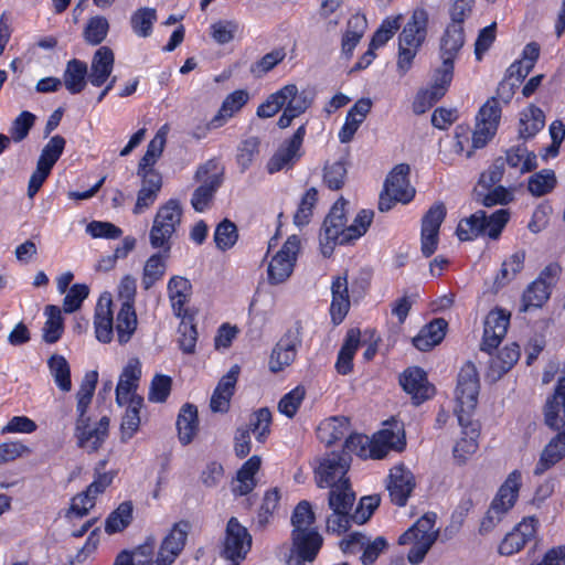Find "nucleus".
Masks as SVG:
<instances>
[{"mask_svg": "<svg viewBox=\"0 0 565 565\" xmlns=\"http://www.w3.org/2000/svg\"><path fill=\"white\" fill-rule=\"evenodd\" d=\"M238 238L236 225L230 220H223L215 228L214 241L221 250L232 248Z\"/></svg>", "mask_w": 565, "mask_h": 565, "instance_id": "obj_62", "label": "nucleus"}, {"mask_svg": "<svg viewBox=\"0 0 565 565\" xmlns=\"http://www.w3.org/2000/svg\"><path fill=\"white\" fill-rule=\"evenodd\" d=\"M291 541L292 550L287 559L288 565H303L305 562L315 561L323 543V539L317 529L292 530Z\"/></svg>", "mask_w": 565, "mask_h": 565, "instance_id": "obj_12", "label": "nucleus"}, {"mask_svg": "<svg viewBox=\"0 0 565 565\" xmlns=\"http://www.w3.org/2000/svg\"><path fill=\"white\" fill-rule=\"evenodd\" d=\"M271 413L267 407L259 408L249 417V424L244 429H249L256 435L259 443H264L270 433Z\"/></svg>", "mask_w": 565, "mask_h": 565, "instance_id": "obj_56", "label": "nucleus"}, {"mask_svg": "<svg viewBox=\"0 0 565 565\" xmlns=\"http://www.w3.org/2000/svg\"><path fill=\"white\" fill-rule=\"evenodd\" d=\"M462 437L454 447V457L459 463H465L469 456L478 449L477 438L479 436L477 425L470 419L468 427H462Z\"/></svg>", "mask_w": 565, "mask_h": 565, "instance_id": "obj_45", "label": "nucleus"}, {"mask_svg": "<svg viewBox=\"0 0 565 565\" xmlns=\"http://www.w3.org/2000/svg\"><path fill=\"white\" fill-rule=\"evenodd\" d=\"M545 125L543 110L534 105L527 107L520 119V137L529 139L535 136Z\"/></svg>", "mask_w": 565, "mask_h": 565, "instance_id": "obj_46", "label": "nucleus"}, {"mask_svg": "<svg viewBox=\"0 0 565 565\" xmlns=\"http://www.w3.org/2000/svg\"><path fill=\"white\" fill-rule=\"evenodd\" d=\"M260 140L258 137H248L244 139L237 149L236 162L241 172H245L259 154Z\"/></svg>", "mask_w": 565, "mask_h": 565, "instance_id": "obj_59", "label": "nucleus"}, {"mask_svg": "<svg viewBox=\"0 0 565 565\" xmlns=\"http://www.w3.org/2000/svg\"><path fill=\"white\" fill-rule=\"evenodd\" d=\"M111 305L113 300L110 295L104 294L99 297L95 308V333L97 340L103 343H109L114 335V318Z\"/></svg>", "mask_w": 565, "mask_h": 565, "instance_id": "obj_25", "label": "nucleus"}, {"mask_svg": "<svg viewBox=\"0 0 565 565\" xmlns=\"http://www.w3.org/2000/svg\"><path fill=\"white\" fill-rule=\"evenodd\" d=\"M404 447V437H399L390 429H384L379 433V436L373 444H371L369 438L364 435H350L345 439L342 454H345L349 457V454H355L361 458L370 457L373 459H383L390 449L402 450Z\"/></svg>", "mask_w": 565, "mask_h": 565, "instance_id": "obj_3", "label": "nucleus"}, {"mask_svg": "<svg viewBox=\"0 0 565 565\" xmlns=\"http://www.w3.org/2000/svg\"><path fill=\"white\" fill-rule=\"evenodd\" d=\"M436 514H425L417 522L398 537V544H411L414 540L430 541L435 543L437 531L434 530Z\"/></svg>", "mask_w": 565, "mask_h": 565, "instance_id": "obj_35", "label": "nucleus"}, {"mask_svg": "<svg viewBox=\"0 0 565 565\" xmlns=\"http://www.w3.org/2000/svg\"><path fill=\"white\" fill-rule=\"evenodd\" d=\"M361 331L359 329H350L347 333L344 343L342 344L335 369L342 375L349 374L353 369V358L360 345Z\"/></svg>", "mask_w": 565, "mask_h": 565, "instance_id": "obj_39", "label": "nucleus"}, {"mask_svg": "<svg viewBox=\"0 0 565 565\" xmlns=\"http://www.w3.org/2000/svg\"><path fill=\"white\" fill-rule=\"evenodd\" d=\"M509 217L510 213L504 209L495 211L490 216L484 211H478L470 217L461 220L456 233L460 241H471L479 235H488L490 238L497 239Z\"/></svg>", "mask_w": 565, "mask_h": 565, "instance_id": "obj_5", "label": "nucleus"}, {"mask_svg": "<svg viewBox=\"0 0 565 565\" xmlns=\"http://www.w3.org/2000/svg\"><path fill=\"white\" fill-rule=\"evenodd\" d=\"M544 424L552 430L565 427V376L557 380L551 395L543 405Z\"/></svg>", "mask_w": 565, "mask_h": 565, "instance_id": "obj_18", "label": "nucleus"}, {"mask_svg": "<svg viewBox=\"0 0 565 565\" xmlns=\"http://www.w3.org/2000/svg\"><path fill=\"white\" fill-rule=\"evenodd\" d=\"M301 149L285 140L273 157L268 160L266 169L273 174L282 169L291 168L301 158Z\"/></svg>", "mask_w": 565, "mask_h": 565, "instance_id": "obj_37", "label": "nucleus"}, {"mask_svg": "<svg viewBox=\"0 0 565 565\" xmlns=\"http://www.w3.org/2000/svg\"><path fill=\"white\" fill-rule=\"evenodd\" d=\"M157 21V12L151 8L138 9L130 19V24L134 32L141 36L147 38L151 34L152 25Z\"/></svg>", "mask_w": 565, "mask_h": 565, "instance_id": "obj_58", "label": "nucleus"}, {"mask_svg": "<svg viewBox=\"0 0 565 565\" xmlns=\"http://www.w3.org/2000/svg\"><path fill=\"white\" fill-rule=\"evenodd\" d=\"M299 333V328L295 331L289 330L276 344L269 360V369L271 372L277 373L281 371L295 360L296 348L300 343Z\"/></svg>", "mask_w": 565, "mask_h": 565, "instance_id": "obj_21", "label": "nucleus"}, {"mask_svg": "<svg viewBox=\"0 0 565 565\" xmlns=\"http://www.w3.org/2000/svg\"><path fill=\"white\" fill-rule=\"evenodd\" d=\"M109 23L106 18L96 15L88 20L84 29V39L90 45L100 44L107 36Z\"/></svg>", "mask_w": 565, "mask_h": 565, "instance_id": "obj_61", "label": "nucleus"}, {"mask_svg": "<svg viewBox=\"0 0 565 565\" xmlns=\"http://www.w3.org/2000/svg\"><path fill=\"white\" fill-rule=\"evenodd\" d=\"M509 323L510 313L503 310L490 311L484 321L483 339L480 350L491 355V351L499 347L507 334Z\"/></svg>", "mask_w": 565, "mask_h": 565, "instance_id": "obj_19", "label": "nucleus"}, {"mask_svg": "<svg viewBox=\"0 0 565 565\" xmlns=\"http://www.w3.org/2000/svg\"><path fill=\"white\" fill-rule=\"evenodd\" d=\"M248 99L249 95L244 89H238L227 95L217 114L207 124V128L216 129L222 127L227 119L232 118L247 104Z\"/></svg>", "mask_w": 565, "mask_h": 565, "instance_id": "obj_30", "label": "nucleus"}, {"mask_svg": "<svg viewBox=\"0 0 565 565\" xmlns=\"http://www.w3.org/2000/svg\"><path fill=\"white\" fill-rule=\"evenodd\" d=\"M332 301L330 315L334 324H339L345 318L350 309L348 280L345 276H338L331 285Z\"/></svg>", "mask_w": 565, "mask_h": 565, "instance_id": "obj_31", "label": "nucleus"}, {"mask_svg": "<svg viewBox=\"0 0 565 565\" xmlns=\"http://www.w3.org/2000/svg\"><path fill=\"white\" fill-rule=\"evenodd\" d=\"M446 216L443 203L434 204L422 220V253L430 257L437 249L440 225Z\"/></svg>", "mask_w": 565, "mask_h": 565, "instance_id": "obj_17", "label": "nucleus"}, {"mask_svg": "<svg viewBox=\"0 0 565 565\" xmlns=\"http://www.w3.org/2000/svg\"><path fill=\"white\" fill-rule=\"evenodd\" d=\"M501 118V107L497 98L491 97L477 115L476 129L472 135L473 148L484 147L497 132Z\"/></svg>", "mask_w": 565, "mask_h": 565, "instance_id": "obj_13", "label": "nucleus"}, {"mask_svg": "<svg viewBox=\"0 0 565 565\" xmlns=\"http://www.w3.org/2000/svg\"><path fill=\"white\" fill-rule=\"evenodd\" d=\"M47 320L43 327V340L53 344L57 342L64 331V322L58 307L49 305L45 308Z\"/></svg>", "mask_w": 565, "mask_h": 565, "instance_id": "obj_50", "label": "nucleus"}, {"mask_svg": "<svg viewBox=\"0 0 565 565\" xmlns=\"http://www.w3.org/2000/svg\"><path fill=\"white\" fill-rule=\"evenodd\" d=\"M366 28L367 21L363 14H353L348 20L347 29L341 40V50L347 57H351L353 50L363 38Z\"/></svg>", "mask_w": 565, "mask_h": 565, "instance_id": "obj_36", "label": "nucleus"}, {"mask_svg": "<svg viewBox=\"0 0 565 565\" xmlns=\"http://www.w3.org/2000/svg\"><path fill=\"white\" fill-rule=\"evenodd\" d=\"M351 458L345 454L332 452L328 455L316 470V479L319 488H329L338 482L350 481L347 477Z\"/></svg>", "mask_w": 565, "mask_h": 565, "instance_id": "obj_15", "label": "nucleus"}, {"mask_svg": "<svg viewBox=\"0 0 565 565\" xmlns=\"http://www.w3.org/2000/svg\"><path fill=\"white\" fill-rule=\"evenodd\" d=\"M329 488L328 505L332 513L327 518V530L341 534L350 529L355 493L350 481L338 482Z\"/></svg>", "mask_w": 565, "mask_h": 565, "instance_id": "obj_6", "label": "nucleus"}, {"mask_svg": "<svg viewBox=\"0 0 565 565\" xmlns=\"http://www.w3.org/2000/svg\"><path fill=\"white\" fill-rule=\"evenodd\" d=\"M132 518V505L130 502H122L110 513L106 520L105 531L108 534L120 532L126 529Z\"/></svg>", "mask_w": 565, "mask_h": 565, "instance_id": "obj_57", "label": "nucleus"}, {"mask_svg": "<svg viewBox=\"0 0 565 565\" xmlns=\"http://www.w3.org/2000/svg\"><path fill=\"white\" fill-rule=\"evenodd\" d=\"M350 422L347 417H332L323 423L318 428L319 437L327 445H332L340 440L349 431Z\"/></svg>", "mask_w": 565, "mask_h": 565, "instance_id": "obj_47", "label": "nucleus"}, {"mask_svg": "<svg viewBox=\"0 0 565 565\" xmlns=\"http://www.w3.org/2000/svg\"><path fill=\"white\" fill-rule=\"evenodd\" d=\"M194 179L201 185L194 190L191 205L196 212H203L211 205L216 191L223 183V171L218 170L214 160H209L198 168Z\"/></svg>", "mask_w": 565, "mask_h": 565, "instance_id": "obj_8", "label": "nucleus"}, {"mask_svg": "<svg viewBox=\"0 0 565 565\" xmlns=\"http://www.w3.org/2000/svg\"><path fill=\"white\" fill-rule=\"evenodd\" d=\"M191 530L189 521H179L173 524L168 535L162 540L154 565H171L182 553Z\"/></svg>", "mask_w": 565, "mask_h": 565, "instance_id": "obj_14", "label": "nucleus"}, {"mask_svg": "<svg viewBox=\"0 0 565 565\" xmlns=\"http://www.w3.org/2000/svg\"><path fill=\"white\" fill-rule=\"evenodd\" d=\"M411 168L406 163L397 164L387 175L384 186L395 196V201L408 203L415 195V189L409 184Z\"/></svg>", "mask_w": 565, "mask_h": 565, "instance_id": "obj_22", "label": "nucleus"}, {"mask_svg": "<svg viewBox=\"0 0 565 565\" xmlns=\"http://www.w3.org/2000/svg\"><path fill=\"white\" fill-rule=\"evenodd\" d=\"M65 145L66 140L64 137L60 135L53 136L42 149L36 164L52 171L54 164L61 158Z\"/></svg>", "mask_w": 565, "mask_h": 565, "instance_id": "obj_52", "label": "nucleus"}, {"mask_svg": "<svg viewBox=\"0 0 565 565\" xmlns=\"http://www.w3.org/2000/svg\"><path fill=\"white\" fill-rule=\"evenodd\" d=\"M447 321L436 318L424 326L419 333L413 339V344L419 351H428L439 344L446 334Z\"/></svg>", "mask_w": 565, "mask_h": 565, "instance_id": "obj_32", "label": "nucleus"}, {"mask_svg": "<svg viewBox=\"0 0 565 565\" xmlns=\"http://www.w3.org/2000/svg\"><path fill=\"white\" fill-rule=\"evenodd\" d=\"M86 77L88 78V70L85 62L77 58L68 61L63 74V83L71 94L83 92L86 86Z\"/></svg>", "mask_w": 565, "mask_h": 565, "instance_id": "obj_40", "label": "nucleus"}, {"mask_svg": "<svg viewBox=\"0 0 565 565\" xmlns=\"http://www.w3.org/2000/svg\"><path fill=\"white\" fill-rule=\"evenodd\" d=\"M198 408L193 404H185L182 406L178 418L177 429L179 440L182 445H189L198 433Z\"/></svg>", "mask_w": 565, "mask_h": 565, "instance_id": "obj_38", "label": "nucleus"}, {"mask_svg": "<svg viewBox=\"0 0 565 565\" xmlns=\"http://www.w3.org/2000/svg\"><path fill=\"white\" fill-rule=\"evenodd\" d=\"M47 365L57 387L63 392H70L72 388V381L71 367L67 360L63 355L53 354L49 359Z\"/></svg>", "mask_w": 565, "mask_h": 565, "instance_id": "obj_49", "label": "nucleus"}, {"mask_svg": "<svg viewBox=\"0 0 565 565\" xmlns=\"http://www.w3.org/2000/svg\"><path fill=\"white\" fill-rule=\"evenodd\" d=\"M429 14L424 8H416L398 35L397 72L404 76L424 44L428 32Z\"/></svg>", "mask_w": 565, "mask_h": 565, "instance_id": "obj_1", "label": "nucleus"}, {"mask_svg": "<svg viewBox=\"0 0 565 565\" xmlns=\"http://www.w3.org/2000/svg\"><path fill=\"white\" fill-rule=\"evenodd\" d=\"M347 201L341 198L331 207L329 214L326 216L320 235V247L323 256L328 257L332 254L337 244H345L351 241L347 233L344 206Z\"/></svg>", "mask_w": 565, "mask_h": 565, "instance_id": "obj_7", "label": "nucleus"}, {"mask_svg": "<svg viewBox=\"0 0 565 565\" xmlns=\"http://www.w3.org/2000/svg\"><path fill=\"white\" fill-rule=\"evenodd\" d=\"M137 323L134 306H130L129 302H122L116 319L117 339L120 344H125L131 339L137 329Z\"/></svg>", "mask_w": 565, "mask_h": 565, "instance_id": "obj_44", "label": "nucleus"}, {"mask_svg": "<svg viewBox=\"0 0 565 565\" xmlns=\"http://www.w3.org/2000/svg\"><path fill=\"white\" fill-rule=\"evenodd\" d=\"M239 371L241 369L238 365H233L220 380L210 402L212 412L226 413L230 409V402L235 391Z\"/></svg>", "mask_w": 565, "mask_h": 565, "instance_id": "obj_23", "label": "nucleus"}, {"mask_svg": "<svg viewBox=\"0 0 565 565\" xmlns=\"http://www.w3.org/2000/svg\"><path fill=\"white\" fill-rule=\"evenodd\" d=\"M183 210L179 200L170 199L160 205L149 232V242L152 248L171 250L172 237L181 225Z\"/></svg>", "mask_w": 565, "mask_h": 565, "instance_id": "obj_2", "label": "nucleus"}, {"mask_svg": "<svg viewBox=\"0 0 565 565\" xmlns=\"http://www.w3.org/2000/svg\"><path fill=\"white\" fill-rule=\"evenodd\" d=\"M347 175V163L343 160L326 163L323 168V183L332 191L341 190L344 186Z\"/></svg>", "mask_w": 565, "mask_h": 565, "instance_id": "obj_55", "label": "nucleus"}, {"mask_svg": "<svg viewBox=\"0 0 565 565\" xmlns=\"http://www.w3.org/2000/svg\"><path fill=\"white\" fill-rule=\"evenodd\" d=\"M252 548V535L236 518H231L226 524L225 536L221 555L231 561L232 565H239Z\"/></svg>", "mask_w": 565, "mask_h": 565, "instance_id": "obj_10", "label": "nucleus"}, {"mask_svg": "<svg viewBox=\"0 0 565 565\" xmlns=\"http://www.w3.org/2000/svg\"><path fill=\"white\" fill-rule=\"evenodd\" d=\"M556 185V177L553 170L544 169L534 173L529 179V191L535 196H542L551 192Z\"/></svg>", "mask_w": 565, "mask_h": 565, "instance_id": "obj_60", "label": "nucleus"}, {"mask_svg": "<svg viewBox=\"0 0 565 565\" xmlns=\"http://www.w3.org/2000/svg\"><path fill=\"white\" fill-rule=\"evenodd\" d=\"M524 260V250H519L511 255L507 260L502 263L500 273L495 277L494 285L498 288H501L513 280L515 276L523 269Z\"/></svg>", "mask_w": 565, "mask_h": 565, "instance_id": "obj_51", "label": "nucleus"}, {"mask_svg": "<svg viewBox=\"0 0 565 565\" xmlns=\"http://www.w3.org/2000/svg\"><path fill=\"white\" fill-rule=\"evenodd\" d=\"M141 376V367L138 360H130L124 367L116 387V402L124 405L127 397L136 392Z\"/></svg>", "mask_w": 565, "mask_h": 565, "instance_id": "obj_34", "label": "nucleus"}, {"mask_svg": "<svg viewBox=\"0 0 565 565\" xmlns=\"http://www.w3.org/2000/svg\"><path fill=\"white\" fill-rule=\"evenodd\" d=\"M480 390L479 374L473 363L467 362L458 374L456 387V414L461 427H468L477 407Z\"/></svg>", "mask_w": 565, "mask_h": 565, "instance_id": "obj_4", "label": "nucleus"}, {"mask_svg": "<svg viewBox=\"0 0 565 565\" xmlns=\"http://www.w3.org/2000/svg\"><path fill=\"white\" fill-rule=\"evenodd\" d=\"M191 289V282L184 277L174 276L169 280V298L177 317L184 313V305L189 301Z\"/></svg>", "mask_w": 565, "mask_h": 565, "instance_id": "obj_43", "label": "nucleus"}, {"mask_svg": "<svg viewBox=\"0 0 565 565\" xmlns=\"http://www.w3.org/2000/svg\"><path fill=\"white\" fill-rule=\"evenodd\" d=\"M315 520L316 515L310 502L302 500L296 505L291 514L292 530L303 531L315 529L312 526Z\"/></svg>", "mask_w": 565, "mask_h": 565, "instance_id": "obj_63", "label": "nucleus"}, {"mask_svg": "<svg viewBox=\"0 0 565 565\" xmlns=\"http://www.w3.org/2000/svg\"><path fill=\"white\" fill-rule=\"evenodd\" d=\"M416 487L413 472L404 466H395L390 470L386 489L392 503L397 507L406 505L408 498Z\"/></svg>", "mask_w": 565, "mask_h": 565, "instance_id": "obj_16", "label": "nucleus"}, {"mask_svg": "<svg viewBox=\"0 0 565 565\" xmlns=\"http://www.w3.org/2000/svg\"><path fill=\"white\" fill-rule=\"evenodd\" d=\"M465 44V30L459 24H447L439 42L440 58L454 64Z\"/></svg>", "mask_w": 565, "mask_h": 565, "instance_id": "obj_29", "label": "nucleus"}, {"mask_svg": "<svg viewBox=\"0 0 565 565\" xmlns=\"http://www.w3.org/2000/svg\"><path fill=\"white\" fill-rule=\"evenodd\" d=\"M561 273L562 267L558 263L548 264L523 292L521 311H527L531 307H542L550 298Z\"/></svg>", "mask_w": 565, "mask_h": 565, "instance_id": "obj_9", "label": "nucleus"}, {"mask_svg": "<svg viewBox=\"0 0 565 565\" xmlns=\"http://www.w3.org/2000/svg\"><path fill=\"white\" fill-rule=\"evenodd\" d=\"M520 354V347L514 342L500 349L490 358L486 377L491 382L499 381L519 361Z\"/></svg>", "mask_w": 565, "mask_h": 565, "instance_id": "obj_24", "label": "nucleus"}, {"mask_svg": "<svg viewBox=\"0 0 565 565\" xmlns=\"http://www.w3.org/2000/svg\"><path fill=\"white\" fill-rule=\"evenodd\" d=\"M558 433L543 448L540 459L533 470L534 476H542L565 458V428Z\"/></svg>", "mask_w": 565, "mask_h": 565, "instance_id": "obj_26", "label": "nucleus"}, {"mask_svg": "<svg viewBox=\"0 0 565 565\" xmlns=\"http://www.w3.org/2000/svg\"><path fill=\"white\" fill-rule=\"evenodd\" d=\"M115 55L110 47L100 46L93 55L88 81L95 87L103 86L110 76Z\"/></svg>", "mask_w": 565, "mask_h": 565, "instance_id": "obj_28", "label": "nucleus"}, {"mask_svg": "<svg viewBox=\"0 0 565 565\" xmlns=\"http://www.w3.org/2000/svg\"><path fill=\"white\" fill-rule=\"evenodd\" d=\"M260 457H250L238 470L236 484L233 486V492L236 495H246L253 491L256 486L255 475L260 468Z\"/></svg>", "mask_w": 565, "mask_h": 565, "instance_id": "obj_42", "label": "nucleus"}, {"mask_svg": "<svg viewBox=\"0 0 565 565\" xmlns=\"http://www.w3.org/2000/svg\"><path fill=\"white\" fill-rule=\"evenodd\" d=\"M75 437L77 446L88 454L96 452L106 440V438L89 426V423L83 426L75 425Z\"/></svg>", "mask_w": 565, "mask_h": 565, "instance_id": "obj_53", "label": "nucleus"}, {"mask_svg": "<svg viewBox=\"0 0 565 565\" xmlns=\"http://www.w3.org/2000/svg\"><path fill=\"white\" fill-rule=\"evenodd\" d=\"M299 250V237L297 235L289 236L269 262L267 276L270 285L282 284L291 276Z\"/></svg>", "mask_w": 565, "mask_h": 565, "instance_id": "obj_11", "label": "nucleus"}, {"mask_svg": "<svg viewBox=\"0 0 565 565\" xmlns=\"http://www.w3.org/2000/svg\"><path fill=\"white\" fill-rule=\"evenodd\" d=\"M169 132V126L163 125L156 134L153 139L149 142L147 147V151L143 157L139 161L138 168L140 169H150L153 168L157 160L163 152L167 135Z\"/></svg>", "mask_w": 565, "mask_h": 565, "instance_id": "obj_48", "label": "nucleus"}, {"mask_svg": "<svg viewBox=\"0 0 565 565\" xmlns=\"http://www.w3.org/2000/svg\"><path fill=\"white\" fill-rule=\"evenodd\" d=\"M402 15L388 17L383 20L380 28L375 31L370 42L372 49H379L386 44L401 28Z\"/></svg>", "mask_w": 565, "mask_h": 565, "instance_id": "obj_64", "label": "nucleus"}, {"mask_svg": "<svg viewBox=\"0 0 565 565\" xmlns=\"http://www.w3.org/2000/svg\"><path fill=\"white\" fill-rule=\"evenodd\" d=\"M399 383L403 390L412 396L413 403L419 405L429 399L435 388L428 383L427 375L420 367H408L401 375Z\"/></svg>", "mask_w": 565, "mask_h": 565, "instance_id": "obj_20", "label": "nucleus"}, {"mask_svg": "<svg viewBox=\"0 0 565 565\" xmlns=\"http://www.w3.org/2000/svg\"><path fill=\"white\" fill-rule=\"evenodd\" d=\"M97 381H98L97 371L87 372L82 381L79 390L76 393V398H77L76 425L83 426V425H86L87 423H89V417L86 416V413H87V408L89 407V405L92 403Z\"/></svg>", "mask_w": 565, "mask_h": 565, "instance_id": "obj_33", "label": "nucleus"}, {"mask_svg": "<svg viewBox=\"0 0 565 565\" xmlns=\"http://www.w3.org/2000/svg\"><path fill=\"white\" fill-rule=\"evenodd\" d=\"M522 476L519 470H513L504 483L500 487L498 493L493 498L490 507L507 515V513L514 507L519 491L522 484Z\"/></svg>", "mask_w": 565, "mask_h": 565, "instance_id": "obj_27", "label": "nucleus"}, {"mask_svg": "<svg viewBox=\"0 0 565 565\" xmlns=\"http://www.w3.org/2000/svg\"><path fill=\"white\" fill-rule=\"evenodd\" d=\"M170 252L159 249L158 253L151 255L142 270L141 285L143 289H150L158 280H160L167 269L166 260L169 258Z\"/></svg>", "mask_w": 565, "mask_h": 565, "instance_id": "obj_41", "label": "nucleus"}, {"mask_svg": "<svg viewBox=\"0 0 565 565\" xmlns=\"http://www.w3.org/2000/svg\"><path fill=\"white\" fill-rule=\"evenodd\" d=\"M282 88L290 89V94L286 93L284 95V108L286 107L290 113H292L296 117L303 114L311 106V98H309L308 94L302 90L299 92L298 87L295 84H288Z\"/></svg>", "mask_w": 565, "mask_h": 565, "instance_id": "obj_54", "label": "nucleus"}]
</instances>
